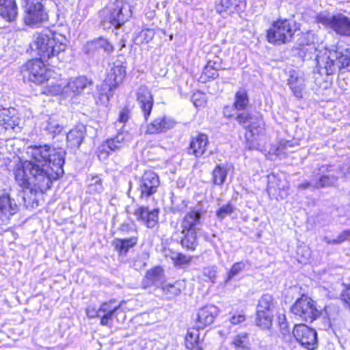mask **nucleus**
<instances>
[{
  "instance_id": "obj_1",
  "label": "nucleus",
  "mask_w": 350,
  "mask_h": 350,
  "mask_svg": "<svg viewBox=\"0 0 350 350\" xmlns=\"http://www.w3.org/2000/svg\"><path fill=\"white\" fill-rule=\"evenodd\" d=\"M63 174L62 165L55 167L27 161L14 169L15 180L21 187H32L41 192L50 189L53 181Z\"/></svg>"
},
{
  "instance_id": "obj_24",
  "label": "nucleus",
  "mask_w": 350,
  "mask_h": 350,
  "mask_svg": "<svg viewBox=\"0 0 350 350\" xmlns=\"http://www.w3.org/2000/svg\"><path fill=\"white\" fill-rule=\"evenodd\" d=\"M234 120L244 129L248 130L252 135L257 133L259 126L256 118L247 110L237 111Z\"/></svg>"
},
{
  "instance_id": "obj_35",
  "label": "nucleus",
  "mask_w": 350,
  "mask_h": 350,
  "mask_svg": "<svg viewBox=\"0 0 350 350\" xmlns=\"http://www.w3.org/2000/svg\"><path fill=\"white\" fill-rule=\"evenodd\" d=\"M222 69V59L219 56L209 59L204 68V73L208 77L215 79L218 76L217 70Z\"/></svg>"
},
{
  "instance_id": "obj_10",
  "label": "nucleus",
  "mask_w": 350,
  "mask_h": 350,
  "mask_svg": "<svg viewBox=\"0 0 350 350\" xmlns=\"http://www.w3.org/2000/svg\"><path fill=\"white\" fill-rule=\"evenodd\" d=\"M291 310L297 320L312 323L320 316L315 302L310 297L302 296L297 299Z\"/></svg>"
},
{
  "instance_id": "obj_14",
  "label": "nucleus",
  "mask_w": 350,
  "mask_h": 350,
  "mask_svg": "<svg viewBox=\"0 0 350 350\" xmlns=\"http://www.w3.org/2000/svg\"><path fill=\"white\" fill-rule=\"evenodd\" d=\"M128 134L122 131L113 137L105 141L98 148L100 160L106 159L111 152L119 151L126 146Z\"/></svg>"
},
{
  "instance_id": "obj_64",
  "label": "nucleus",
  "mask_w": 350,
  "mask_h": 350,
  "mask_svg": "<svg viewBox=\"0 0 350 350\" xmlns=\"http://www.w3.org/2000/svg\"><path fill=\"white\" fill-rule=\"evenodd\" d=\"M247 147H248L249 149H254L256 147L253 145H250L249 143L247 144Z\"/></svg>"
},
{
  "instance_id": "obj_13",
  "label": "nucleus",
  "mask_w": 350,
  "mask_h": 350,
  "mask_svg": "<svg viewBox=\"0 0 350 350\" xmlns=\"http://www.w3.org/2000/svg\"><path fill=\"white\" fill-rule=\"evenodd\" d=\"M342 172L334 165H321L315 175L314 188L321 189L335 187Z\"/></svg>"
},
{
  "instance_id": "obj_40",
  "label": "nucleus",
  "mask_w": 350,
  "mask_h": 350,
  "mask_svg": "<svg viewBox=\"0 0 350 350\" xmlns=\"http://www.w3.org/2000/svg\"><path fill=\"white\" fill-rule=\"evenodd\" d=\"M236 210L235 206L230 202L221 206L217 211H216V217L219 220H223L227 216L231 215Z\"/></svg>"
},
{
  "instance_id": "obj_62",
  "label": "nucleus",
  "mask_w": 350,
  "mask_h": 350,
  "mask_svg": "<svg viewBox=\"0 0 350 350\" xmlns=\"http://www.w3.org/2000/svg\"><path fill=\"white\" fill-rule=\"evenodd\" d=\"M323 241L325 242L327 244H329V245H338L336 243V239H331L329 237H325L323 238Z\"/></svg>"
},
{
  "instance_id": "obj_37",
  "label": "nucleus",
  "mask_w": 350,
  "mask_h": 350,
  "mask_svg": "<svg viewBox=\"0 0 350 350\" xmlns=\"http://www.w3.org/2000/svg\"><path fill=\"white\" fill-rule=\"evenodd\" d=\"M233 105L237 111L246 110L249 105V98L247 91L240 88L235 94Z\"/></svg>"
},
{
  "instance_id": "obj_63",
  "label": "nucleus",
  "mask_w": 350,
  "mask_h": 350,
  "mask_svg": "<svg viewBox=\"0 0 350 350\" xmlns=\"http://www.w3.org/2000/svg\"><path fill=\"white\" fill-rule=\"evenodd\" d=\"M292 145H293L292 142H286L285 143V148H286V149H288V147H291V146H292Z\"/></svg>"
},
{
  "instance_id": "obj_32",
  "label": "nucleus",
  "mask_w": 350,
  "mask_h": 350,
  "mask_svg": "<svg viewBox=\"0 0 350 350\" xmlns=\"http://www.w3.org/2000/svg\"><path fill=\"white\" fill-rule=\"evenodd\" d=\"M273 317V310L267 308H258V305H257L255 320L256 325L262 329H269L272 325Z\"/></svg>"
},
{
  "instance_id": "obj_54",
  "label": "nucleus",
  "mask_w": 350,
  "mask_h": 350,
  "mask_svg": "<svg viewBox=\"0 0 350 350\" xmlns=\"http://www.w3.org/2000/svg\"><path fill=\"white\" fill-rule=\"evenodd\" d=\"M245 321V316L241 313H237L233 314L230 319L229 321L232 325H238Z\"/></svg>"
},
{
  "instance_id": "obj_61",
  "label": "nucleus",
  "mask_w": 350,
  "mask_h": 350,
  "mask_svg": "<svg viewBox=\"0 0 350 350\" xmlns=\"http://www.w3.org/2000/svg\"><path fill=\"white\" fill-rule=\"evenodd\" d=\"M148 33L152 34V32L150 31H142L140 32V36L143 37L146 42H148L150 40L152 39V36L148 35Z\"/></svg>"
},
{
  "instance_id": "obj_25",
  "label": "nucleus",
  "mask_w": 350,
  "mask_h": 350,
  "mask_svg": "<svg viewBox=\"0 0 350 350\" xmlns=\"http://www.w3.org/2000/svg\"><path fill=\"white\" fill-rule=\"evenodd\" d=\"M208 145V138L205 134H198L191 138L189 144V154L196 157L202 156Z\"/></svg>"
},
{
  "instance_id": "obj_30",
  "label": "nucleus",
  "mask_w": 350,
  "mask_h": 350,
  "mask_svg": "<svg viewBox=\"0 0 350 350\" xmlns=\"http://www.w3.org/2000/svg\"><path fill=\"white\" fill-rule=\"evenodd\" d=\"M137 236L131 235L130 238L115 239L112 242V245L119 256H125L129 250L137 243Z\"/></svg>"
},
{
  "instance_id": "obj_39",
  "label": "nucleus",
  "mask_w": 350,
  "mask_h": 350,
  "mask_svg": "<svg viewBox=\"0 0 350 350\" xmlns=\"http://www.w3.org/2000/svg\"><path fill=\"white\" fill-rule=\"evenodd\" d=\"M228 171L226 167L218 164L214 168L212 172V181L215 185L221 186L226 181Z\"/></svg>"
},
{
  "instance_id": "obj_8",
  "label": "nucleus",
  "mask_w": 350,
  "mask_h": 350,
  "mask_svg": "<svg viewBox=\"0 0 350 350\" xmlns=\"http://www.w3.org/2000/svg\"><path fill=\"white\" fill-rule=\"evenodd\" d=\"M316 21L338 35L350 37V18L342 13L331 15L321 12L317 16Z\"/></svg>"
},
{
  "instance_id": "obj_17",
  "label": "nucleus",
  "mask_w": 350,
  "mask_h": 350,
  "mask_svg": "<svg viewBox=\"0 0 350 350\" xmlns=\"http://www.w3.org/2000/svg\"><path fill=\"white\" fill-rule=\"evenodd\" d=\"M137 103L146 122L151 113L154 98L150 90L146 87L142 85L137 91Z\"/></svg>"
},
{
  "instance_id": "obj_18",
  "label": "nucleus",
  "mask_w": 350,
  "mask_h": 350,
  "mask_svg": "<svg viewBox=\"0 0 350 350\" xmlns=\"http://www.w3.org/2000/svg\"><path fill=\"white\" fill-rule=\"evenodd\" d=\"M126 75V67L120 60L115 61L107 73L105 80V85L109 87V91H113L124 78Z\"/></svg>"
},
{
  "instance_id": "obj_52",
  "label": "nucleus",
  "mask_w": 350,
  "mask_h": 350,
  "mask_svg": "<svg viewBox=\"0 0 350 350\" xmlns=\"http://www.w3.org/2000/svg\"><path fill=\"white\" fill-rule=\"evenodd\" d=\"M336 243L341 244L342 243L350 241V229L346 230L340 232L336 238Z\"/></svg>"
},
{
  "instance_id": "obj_36",
  "label": "nucleus",
  "mask_w": 350,
  "mask_h": 350,
  "mask_svg": "<svg viewBox=\"0 0 350 350\" xmlns=\"http://www.w3.org/2000/svg\"><path fill=\"white\" fill-rule=\"evenodd\" d=\"M87 192L92 195L99 194L104 190L101 178L91 175L87 179Z\"/></svg>"
},
{
  "instance_id": "obj_46",
  "label": "nucleus",
  "mask_w": 350,
  "mask_h": 350,
  "mask_svg": "<svg viewBox=\"0 0 350 350\" xmlns=\"http://www.w3.org/2000/svg\"><path fill=\"white\" fill-rule=\"evenodd\" d=\"M5 129H14L19 126L20 120L17 117L7 116L3 119Z\"/></svg>"
},
{
  "instance_id": "obj_31",
  "label": "nucleus",
  "mask_w": 350,
  "mask_h": 350,
  "mask_svg": "<svg viewBox=\"0 0 350 350\" xmlns=\"http://www.w3.org/2000/svg\"><path fill=\"white\" fill-rule=\"evenodd\" d=\"M86 133V128L82 124H78L71 129L66 135L67 142L70 147H79L83 141Z\"/></svg>"
},
{
  "instance_id": "obj_42",
  "label": "nucleus",
  "mask_w": 350,
  "mask_h": 350,
  "mask_svg": "<svg viewBox=\"0 0 350 350\" xmlns=\"http://www.w3.org/2000/svg\"><path fill=\"white\" fill-rule=\"evenodd\" d=\"M171 259L176 266L188 265L191 261V258L181 253H172Z\"/></svg>"
},
{
  "instance_id": "obj_58",
  "label": "nucleus",
  "mask_w": 350,
  "mask_h": 350,
  "mask_svg": "<svg viewBox=\"0 0 350 350\" xmlns=\"http://www.w3.org/2000/svg\"><path fill=\"white\" fill-rule=\"evenodd\" d=\"M310 37H313V34L308 33L306 34H304L302 37L300 38L299 44L301 45H309L310 42L312 41H310Z\"/></svg>"
},
{
  "instance_id": "obj_2",
  "label": "nucleus",
  "mask_w": 350,
  "mask_h": 350,
  "mask_svg": "<svg viewBox=\"0 0 350 350\" xmlns=\"http://www.w3.org/2000/svg\"><path fill=\"white\" fill-rule=\"evenodd\" d=\"M66 40L62 35L46 29L33 35L30 46L37 51L40 59L49 60L65 50Z\"/></svg>"
},
{
  "instance_id": "obj_26",
  "label": "nucleus",
  "mask_w": 350,
  "mask_h": 350,
  "mask_svg": "<svg viewBox=\"0 0 350 350\" xmlns=\"http://www.w3.org/2000/svg\"><path fill=\"white\" fill-rule=\"evenodd\" d=\"M176 122L171 118L162 116L154 119L147 126L146 133L150 134L159 133L174 127Z\"/></svg>"
},
{
  "instance_id": "obj_47",
  "label": "nucleus",
  "mask_w": 350,
  "mask_h": 350,
  "mask_svg": "<svg viewBox=\"0 0 350 350\" xmlns=\"http://www.w3.org/2000/svg\"><path fill=\"white\" fill-rule=\"evenodd\" d=\"M216 268L215 267H208L203 269V275L206 277L212 283L215 282L216 280Z\"/></svg>"
},
{
  "instance_id": "obj_29",
  "label": "nucleus",
  "mask_w": 350,
  "mask_h": 350,
  "mask_svg": "<svg viewBox=\"0 0 350 350\" xmlns=\"http://www.w3.org/2000/svg\"><path fill=\"white\" fill-rule=\"evenodd\" d=\"M18 7L15 0H0V16L8 22L16 20Z\"/></svg>"
},
{
  "instance_id": "obj_28",
  "label": "nucleus",
  "mask_w": 350,
  "mask_h": 350,
  "mask_svg": "<svg viewBox=\"0 0 350 350\" xmlns=\"http://www.w3.org/2000/svg\"><path fill=\"white\" fill-rule=\"evenodd\" d=\"M186 283L184 280H176L174 282H163L161 289L167 299H172L180 295L185 289Z\"/></svg>"
},
{
  "instance_id": "obj_59",
  "label": "nucleus",
  "mask_w": 350,
  "mask_h": 350,
  "mask_svg": "<svg viewBox=\"0 0 350 350\" xmlns=\"http://www.w3.org/2000/svg\"><path fill=\"white\" fill-rule=\"evenodd\" d=\"M280 321H281V316H279L278 321H279V325L280 327L281 332L283 335L286 334L287 333L289 332V330L288 329V325L286 322H281Z\"/></svg>"
},
{
  "instance_id": "obj_51",
  "label": "nucleus",
  "mask_w": 350,
  "mask_h": 350,
  "mask_svg": "<svg viewBox=\"0 0 350 350\" xmlns=\"http://www.w3.org/2000/svg\"><path fill=\"white\" fill-rule=\"evenodd\" d=\"M119 230H120V232H122L123 234L130 232V233H131V235L137 236V234L135 228H134V225L123 224L121 225Z\"/></svg>"
},
{
  "instance_id": "obj_57",
  "label": "nucleus",
  "mask_w": 350,
  "mask_h": 350,
  "mask_svg": "<svg viewBox=\"0 0 350 350\" xmlns=\"http://www.w3.org/2000/svg\"><path fill=\"white\" fill-rule=\"evenodd\" d=\"M340 170L342 172V174H340V178L344 177L347 179L350 178V165L346 164L342 166V168H340Z\"/></svg>"
},
{
  "instance_id": "obj_50",
  "label": "nucleus",
  "mask_w": 350,
  "mask_h": 350,
  "mask_svg": "<svg viewBox=\"0 0 350 350\" xmlns=\"http://www.w3.org/2000/svg\"><path fill=\"white\" fill-rule=\"evenodd\" d=\"M188 202L186 200H181L180 203H176L172 200V210L174 213H180L184 211L187 207Z\"/></svg>"
},
{
  "instance_id": "obj_15",
  "label": "nucleus",
  "mask_w": 350,
  "mask_h": 350,
  "mask_svg": "<svg viewBox=\"0 0 350 350\" xmlns=\"http://www.w3.org/2000/svg\"><path fill=\"white\" fill-rule=\"evenodd\" d=\"M296 340L304 347L312 350L317 346V333L304 324L297 325L293 329Z\"/></svg>"
},
{
  "instance_id": "obj_43",
  "label": "nucleus",
  "mask_w": 350,
  "mask_h": 350,
  "mask_svg": "<svg viewBox=\"0 0 350 350\" xmlns=\"http://www.w3.org/2000/svg\"><path fill=\"white\" fill-rule=\"evenodd\" d=\"M258 308H267L273 310L274 308L273 298L270 294H264L258 300Z\"/></svg>"
},
{
  "instance_id": "obj_22",
  "label": "nucleus",
  "mask_w": 350,
  "mask_h": 350,
  "mask_svg": "<svg viewBox=\"0 0 350 350\" xmlns=\"http://www.w3.org/2000/svg\"><path fill=\"white\" fill-rule=\"evenodd\" d=\"M40 128L46 135L55 137L64 130V126L53 116L42 115L40 118Z\"/></svg>"
},
{
  "instance_id": "obj_55",
  "label": "nucleus",
  "mask_w": 350,
  "mask_h": 350,
  "mask_svg": "<svg viewBox=\"0 0 350 350\" xmlns=\"http://www.w3.org/2000/svg\"><path fill=\"white\" fill-rule=\"evenodd\" d=\"M223 113L224 116L227 118H230L232 117L235 118L237 109H235L233 105L232 106H226L223 109Z\"/></svg>"
},
{
  "instance_id": "obj_5",
  "label": "nucleus",
  "mask_w": 350,
  "mask_h": 350,
  "mask_svg": "<svg viewBox=\"0 0 350 350\" xmlns=\"http://www.w3.org/2000/svg\"><path fill=\"white\" fill-rule=\"evenodd\" d=\"M27 154L30 158L28 161L47 165H62L64 163L65 151L62 148H55L47 144L30 146L27 147Z\"/></svg>"
},
{
  "instance_id": "obj_6",
  "label": "nucleus",
  "mask_w": 350,
  "mask_h": 350,
  "mask_svg": "<svg viewBox=\"0 0 350 350\" xmlns=\"http://www.w3.org/2000/svg\"><path fill=\"white\" fill-rule=\"evenodd\" d=\"M44 60L40 58L32 59L27 61L21 68V72L24 80H27L36 85H42L48 82L51 76V71L49 70Z\"/></svg>"
},
{
  "instance_id": "obj_38",
  "label": "nucleus",
  "mask_w": 350,
  "mask_h": 350,
  "mask_svg": "<svg viewBox=\"0 0 350 350\" xmlns=\"http://www.w3.org/2000/svg\"><path fill=\"white\" fill-rule=\"evenodd\" d=\"M288 85L295 96L301 97L305 86L303 77L291 75L288 79Z\"/></svg>"
},
{
  "instance_id": "obj_56",
  "label": "nucleus",
  "mask_w": 350,
  "mask_h": 350,
  "mask_svg": "<svg viewBox=\"0 0 350 350\" xmlns=\"http://www.w3.org/2000/svg\"><path fill=\"white\" fill-rule=\"evenodd\" d=\"M114 314H100V325L104 326H110V322L111 321Z\"/></svg>"
},
{
  "instance_id": "obj_9",
  "label": "nucleus",
  "mask_w": 350,
  "mask_h": 350,
  "mask_svg": "<svg viewBox=\"0 0 350 350\" xmlns=\"http://www.w3.org/2000/svg\"><path fill=\"white\" fill-rule=\"evenodd\" d=\"M105 16L103 25L107 28V24L118 28L123 25L131 16L130 5L122 0H116L106 11H103Z\"/></svg>"
},
{
  "instance_id": "obj_34",
  "label": "nucleus",
  "mask_w": 350,
  "mask_h": 350,
  "mask_svg": "<svg viewBox=\"0 0 350 350\" xmlns=\"http://www.w3.org/2000/svg\"><path fill=\"white\" fill-rule=\"evenodd\" d=\"M163 270L161 267H156L148 270L143 281L144 288L156 285L162 279Z\"/></svg>"
},
{
  "instance_id": "obj_33",
  "label": "nucleus",
  "mask_w": 350,
  "mask_h": 350,
  "mask_svg": "<svg viewBox=\"0 0 350 350\" xmlns=\"http://www.w3.org/2000/svg\"><path fill=\"white\" fill-rule=\"evenodd\" d=\"M245 7V3L241 0H220L219 3L215 6L217 12H239Z\"/></svg>"
},
{
  "instance_id": "obj_21",
  "label": "nucleus",
  "mask_w": 350,
  "mask_h": 350,
  "mask_svg": "<svg viewBox=\"0 0 350 350\" xmlns=\"http://www.w3.org/2000/svg\"><path fill=\"white\" fill-rule=\"evenodd\" d=\"M159 208L150 210L148 207L140 206L135 209L134 215L137 221L149 228H154L158 223Z\"/></svg>"
},
{
  "instance_id": "obj_11",
  "label": "nucleus",
  "mask_w": 350,
  "mask_h": 350,
  "mask_svg": "<svg viewBox=\"0 0 350 350\" xmlns=\"http://www.w3.org/2000/svg\"><path fill=\"white\" fill-rule=\"evenodd\" d=\"M294 34L292 25L288 20H278L267 31V41L275 45L290 42Z\"/></svg>"
},
{
  "instance_id": "obj_53",
  "label": "nucleus",
  "mask_w": 350,
  "mask_h": 350,
  "mask_svg": "<svg viewBox=\"0 0 350 350\" xmlns=\"http://www.w3.org/2000/svg\"><path fill=\"white\" fill-rule=\"evenodd\" d=\"M86 314L90 319H93L95 317H100V308L98 309H97L94 306H89L86 308Z\"/></svg>"
},
{
  "instance_id": "obj_48",
  "label": "nucleus",
  "mask_w": 350,
  "mask_h": 350,
  "mask_svg": "<svg viewBox=\"0 0 350 350\" xmlns=\"http://www.w3.org/2000/svg\"><path fill=\"white\" fill-rule=\"evenodd\" d=\"M192 100L193 103V105L196 107H202L206 103V99L204 94H202L201 92H197L193 94L192 96Z\"/></svg>"
},
{
  "instance_id": "obj_23",
  "label": "nucleus",
  "mask_w": 350,
  "mask_h": 350,
  "mask_svg": "<svg viewBox=\"0 0 350 350\" xmlns=\"http://www.w3.org/2000/svg\"><path fill=\"white\" fill-rule=\"evenodd\" d=\"M99 49H103L107 54H110L113 51L114 48L108 40L103 37L88 42L83 47L84 53L90 56H94Z\"/></svg>"
},
{
  "instance_id": "obj_27",
  "label": "nucleus",
  "mask_w": 350,
  "mask_h": 350,
  "mask_svg": "<svg viewBox=\"0 0 350 350\" xmlns=\"http://www.w3.org/2000/svg\"><path fill=\"white\" fill-rule=\"evenodd\" d=\"M200 328L191 327L188 329L185 336V347L189 350H203L204 338L200 337Z\"/></svg>"
},
{
  "instance_id": "obj_49",
  "label": "nucleus",
  "mask_w": 350,
  "mask_h": 350,
  "mask_svg": "<svg viewBox=\"0 0 350 350\" xmlns=\"http://www.w3.org/2000/svg\"><path fill=\"white\" fill-rule=\"evenodd\" d=\"M129 112L127 110L123 109L120 112L118 122H116V127H119V124H122V126H120V129H122L124 126L125 123L129 120Z\"/></svg>"
},
{
  "instance_id": "obj_20",
  "label": "nucleus",
  "mask_w": 350,
  "mask_h": 350,
  "mask_svg": "<svg viewBox=\"0 0 350 350\" xmlns=\"http://www.w3.org/2000/svg\"><path fill=\"white\" fill-rule=\"evenodd\" d=\"M218 314L219 310L217 307L212 304L206 305L199 308L196 320V327L203 329L214 322Z\"/></svg>"
},
{
  "instance_id": "obj_7",
  "label": "nucleus",
  "mask_w": 350,
  "mask_h": 350,
  "mask_svg": "<svg viewBox=\"0 0 350 350\" xmlns=\"http://www.w3.org/2000/svg\"><path fill=\"white\" fill-rule=\"evenodd\" d=\"M42 2L43 0H22L25 25L36 27L48 21V12Z\"/></svg>"
},
{
  "instance_id": "obj_45",
  "label": "nucleus",
  "mask_w": 350,
  "mask_h": 350,
  "mask_svg": "<svg viewBox=\"0 0 350 350\" xmlns=\"http://www.w3.org/2000/svg\"><path fill=\"white\" fill-rule=\"evenodd\" d=\"M113 303L114 301L113 300H111L109 302L103 303L100 306V313L115 314L120 308V305L113 306L112 304Z\"/></svg>"
},
{
  "instance_id": "obj_19",
  "label": "nucleus",
  "mask_w": 350,
  "mask_h": 350,
  "mask_svg": "<svg viewBox=\"0 0 350 350\" xmlns=\"http://www.w3.org/2000/svg\"><path fill=\"white\" fill-rule=\"evenodd\" d=\"M18 211V204L10 193H3L0 195V221L7 224Z\"/></svg>"
},
{
  "instance_id": "obj_3",
  "label": "nucleus",
  "mask_w": 350,
  "mask_h": 350,
  "mask_svg": "<svg viewBox=\"0 0 350 350\" xmlns=\"http://www.w3.org/2000/svg\"><path fill=\"white\" fill-rule=\"evenodd\" d=\"M317 65L322 75H332L336 71L335 62L341 69L350 65V51L341 46H335L333 49H325L316 55Z\"/></svg>"
},
{
  "instance_id": "obj_12",
  "label": "nucleus",
  "mask_w": 350,
  "mask_h": 350,
  "mask_svg": "<svg viewBox=\"0 0 350 350\" xmlns=\"http://www.w3.org/2000/svg\"><path fill=\"white\" fill-rule=\"evenodd\" d=\"M160 185L159 176L151 170L144 172L137 182V192L139 198L147 200L157 193Z\"/></svg>"
},
{
  "instance_id": "obj_44",
  "label": "nucleus",
  "mask_w": 350,
  "mask_h": 350,
  "mask_svg": "<svg viewBox=\"0 0 350 350\" xmlns=\"http://www.w3.org/2000/svg\"><path fill=\"white\" fill-rule=\"evenodd\" d=\"M248 334L245 332L237 335L233 339V345L237 347L245 348L248 344Z\"/></svg>"
},
{
  "instance_id": "obj_16",
  "label": "nucleus",
  "mask_w": 350,
  "mask_h": 350,
  "mask_svg": "<svg viewBox=\"0 0 350 350\" xmlns=\"http://www.w3.org/2000/svg\"><path fill=\"white\" fill-rule=\"evenodd\" d=\"M93 85L94 82L91 78L81 75L70 78L64 86L63 92L70 96H78L85 90H91Z\"/></svg>"
},
{
  "instance_id": "obj_41",
  "label": "nucleus",
  "mask_w": 350,
  "mask_h": 350,
  "mask_svg": "<svg viewBox=\"0 0 350 350\" xmlns=\"http://www.w3.org/2000/svg\"><path fill=\"white\" fill-rule=\"evenodd\" d=\"M246 267V262L240 261L235 262L231 267L230 270L228 273L226 282H229L233 278L238 275L241 271H243Z\"/></svg>"
},
{
  "instance_id": "obj_4",
  "label": "nucleus",
  "mask_w": 350,
  "mask_h": 350,
  "mask_svg": "<svg viewBox=\"0 0 350 350\" xmlns=\"http://www.w3.org/2000/svg\"><path fill=\"white\" fill-rule=\"evenodd\" d=\"M200 209L191 210L183 217L180 227L183 235L181 245L188 250H195L198 245L197 233L202 226Z\"/></svg>"
},
{
  "instance_id": "obj_60",
  "label": "nucleus",
  "mask_w": 350,
  "mask_h": 350,
  "mask_svg": "<svg viewBox=\"0 0 350 350\" xmlns=\"http://www.w3.org/2000/svg\"><path fill=\"white\" fill-rule=\"evenodd\" d=\"M314 180H312V181H306L304 183H301V184H299L298 185V188L300 189H302V190H305L308 188H310V187H313L314 188Z\"/></svg>"
}]
</instances>
